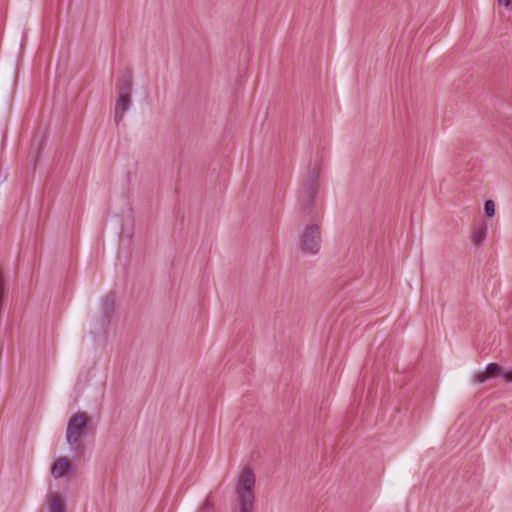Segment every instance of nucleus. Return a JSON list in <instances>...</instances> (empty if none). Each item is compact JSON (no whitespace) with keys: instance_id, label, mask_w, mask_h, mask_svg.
Listing matches in <instances>:
<instances>
[{"instance_id":"1","label":"nucleus","mask_w":512,"mask_h":512,"mask_svg":"<svg viewBox=\"0 0 512 512\" xmlns=\"http://www.w3.org/2000/svg\"><path fill=\"white\" fill-rule=\"evenodd\" d=\"M232 512H254L256 474L250 465L240 467L232 480Z\"/></svg>"},{"instance_id":"2","label":"nucleus","mask_w":512,"mask_h":512,"mask_svg":"<svg viewBox=\"0 0 512 512\" xmlns=\"http://www.w3.org/2000/svg\"><path fill=\"white\" fill-rule=\"evenodd\" d=\"M320 167L317 163L313 166L309 165L306 177L303 181L302 190L299 196V204L302 212L305 215H311L313 212V206L315 203L316 195L318 192V177Z\"/></svg>"},{"instance_id":"3","label":"nucleus","mask_w":512,"mask_h":512,"mask_svg":"<svg viewBox=\"0 0 512 512\" xmlns=\"http://www.w3.org/2000/svg\"><path fill=\"white\" fill-rule=\"evenodd\" d=\"M89 423L90 417L85 412H77L69 418L66 430V440L70 446L78 444L80 438L84 436Z\"/></svg>"},{"instance_id":"4","label":"nucleus","mask_w":512,"mask_h":512,"mask_svg":"<svg viewBox=\"0 0 512 512\" xmlns=\"http://www.w3.org/2000/svg\"><path fill=\"white\" fill-rule=\"evenodd\" d=\"M321 246V227L317 223L308 224L300 235V248L304 253L317 254Z\"/></svg>"},{"instance_id":"5","label":"nucleus","mask_w":512,"mask_h":512,"mask_svg":"<svg viewBox=\"0 0 512 512\" xmlns=\"http://www.w3.org/2000/svg\"><path fill=\"white\" fill-rule=\"evenodd\" d=\"M131 94L130 93H119L117 92V100L115 104V111H114V120L116 124H119V122L123 119L124 114L126 111L129 110L131 106Z\"/></svg>"},{"instance_id":"6","label":"nucleus","mask_w":512,"mask_h":512,"mask_svg":"<svg viewBox=\"0 0 512 512\" xmlns=\"http://www.w3.org/2000/svg\"><path fill=\"white\" fill-rule=\"evenodd\" d=\"M73 464L66 457L57 459L51 466L50 472L54 478H61L73 470Z\"/></svg>"},{"instance_id":"7","label":"nucleus","mask_w":512,"mask_h":512,"mask_svg":"<svg viewBox=\"0 0 512 512\" xmlns=\"http://www.w3.org/2000/svg\"><path fill=\"white\" fill-rule=\"evenodd\" d=\"M487 230V224L484 221L475 224L472 228L471 242L475 246H480L487 236Z\"/></svg>"},{"instance_id":"8","label":"nucleus","mask_w":512,"mask_h":512,"mask_svg":"<svg viewBox=\"0 0 512 512\" xmlns=\"http://www.w3.org/2000/svg\"><path fill=\"white\" fill-rule=\"evenodd\" d=\"M114 305H115V294L113 292L108 293L102 299V313L104 317V322L109 323L110 318L114 313Z\"/></svg>"},{"instance_id":"9","label":"nucleus","mask_w":512,"mask_h":512,"mask_svg":"<svg viewBox=\"0 0 512 512\" xmlns=\"http://www.w3.org/2000/svg\"><path fill=\"white\" fill-rule=\"evenodd\" d=\"M49 512H66L64 499L55 492L48 494L47 498Z\"/></svg>"},{"instance_id":"10","label":"nucleus","mask_w":512,"mask_h":512,"mask_svg":"<svg viewBox=\"0 0 512 512\" xmlns=\"http://www.w3.org/2000/svg\"><path fill=\"white\" fill-rule=\"evenodd\" d=\"M133 86V76L129 69H126L124 74L120 77L117 83V92L119 93H130Z\"/></svg>"},{"instance_id":"11","label":"nucleus","mask_w":512,"mask_h":512,"mask_svg":"<svg viewBox=\"0 0 512 512\" xmlns=\"http://www.w3.org/2000/svg\"><path fill=\"white\" fill-rule=\"evenodd\" d=\"M485 370L487 371L489 378L496 377L499 375L502 376V373L504 372L500 365H498L497 363H489L486 366Z\"/></svg>"},{"instance_id":"12","label":"nucleus","mask_w":512,"mask_h":512,"mask_svg":"<svg viewBox=\"0 0 512 512\" xmlns=\"http://www.w3.org/2000/svg\"><path fill=\"white\" fill-rule=\"evenodd\" d=\"M484 211L488 217L495 215V203L493 200H486L484 203Z\"/></svg>"},{"instance_id":"13","label":"nucleus","mask_w":512,"mask_h":512,"mask_svg":"<svg viewBox=\"0 0 512 512\" xmlns=\"http://www.w3.org/2000/svg\"><path fill=\"white\" fill-rule=\"evenodd\" d=\"M488 379H489V376H488V373L486 370L476 373L474 375V382L478 383V384H482V383L486 382Z\"/></svg>"},{"instance_id":"14","label":"nucleus","mask_w":512,"mask_h":512,"mask_svg":"<svg viewBox=\"0 0 512 512\" xmlns=\"http://www.w3.org/2000/svg\"><path fill=\"white\" fill-rule=\"evenodd\" d=\"M502 378L506 381V382H512V369L511 370H507V371H504L502 373Z\"/></svg>"},{"instance_id":"15","label":"nucleus","mask_w":512,"mask_h":512,"mask_svg":"<svg viewBox=\"0 0 512 512\" xmlns=\"http://www.w3.org/2000/svg\"><path fill=\"white\" fill-rule=\"evenodd\" d=\"M211 506H213V502H212V497L211 496H208L206 498V500L204 501V504H203V509H208L210 508Z\"/></svg>"},{"instance_id":"16","label":"nucleus","mask_w":512,"mask_h":512,"mask_svg":"<svg viewBox=\"0 0 512 512\" xmlns=\"http://www.w3.org/2000/svg\"><path fill=\"white\" fill-rule=\"evenodd\" d=\"M499 5H504L505 7H509L511 0H498Z\"/></svg>"}]
</instances>
